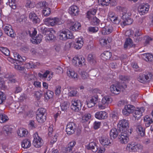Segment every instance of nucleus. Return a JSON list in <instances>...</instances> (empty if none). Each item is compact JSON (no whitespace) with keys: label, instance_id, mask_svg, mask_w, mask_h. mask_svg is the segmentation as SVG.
Wrapping results in <instances>:
<instances>
[{"label":"nucleus","instance_id":"f257e3e1","mask_svg":"<svg viewBox=\"0 0 153 153\" xmlns=\"http://www.w3.org/2000/svg\"><path fill=\"white\" fill-rule=\"evenodd\" d=\"M63 21L59 17H48L45 19V24L48 26H54L56 25H60L63 23Z\"/></svg>","mask_w":153,"mask_h":153},{"label":"nucleus","instance_id":"f03ea898","mask_svg":"<svg viewBox=\"0 0 153 153\" xmlns=\"http://www.w3.org/2000/svg\"><path fill=\"white\" fill-rule=\"evenodd\" d=\"M133 131L132 129L128 130V131H120L118 138L120 143L122 144H126L129 141L128 137Z\"/></svg>","mask_w":153,"mask_h":153},{"label":"nucleus","instance_id":"7ed1b4c3","mask_svg":"<svg viewBox=\"0 0 153 153\" xmlns=\"http://www.w3.org/2000/svg\"><path fill=\"white\" fill-rule=\"evenodd\" d=\"M59 38L62 41H66L68 39L73 38L74 36L72 33L68 30H62L59 31Z\"/></svg>","mask_w":153,"mask_h":153},{"label":"nucleus","instance_id":"20e7f679","mask_svg":"<svg viewBox=\"0 0 153 153\" xmlns=\"http://www.w3.org/2000/svg\"><path fill=\"white\" fill-rule=\"evenodd\" d=\"M46 110L43 108L39 109L36 115V118L39 123H42L46 120V116L45 115Z\"/></svg>","mask_w":153,"mask_h":153},{"label":"nucleus","instance_id":"39448f33","mask_svg":"<svg viewBox=\"0 0 153 153\" xmlns=\"http://www.w3.org/2000/svg\"><path fill=\"white\" fill-rule=\"evenodd\" d=\"M152 77V74L150 72L145 74H140L137 78V80L140 82L145 83L150 81Z\"/></svg>","mask_w":153,"mask_h":153},{"label":"nucleus","instance_id":"423d86ee","mask_svg":"<svg viewBox=\"0 0 153 153\" xmlns=\"http://www.w3.org/2000/svg\"><path fill=\"white\" fill-rule=\"evenodd\" d=\"M71 109L76 112L79 111L82 106L81 101L78 99H73L71 101Z\"/></svg>","mask_w":153,"mask_h":153},{"label":"nucleus","instance_id":"0eeeda50","mask_svg":"<svg viewBox=\"0 0 153 153\" xmlns=\"http://www.w3.org/2000/svg\"><path fill=\"white\" fill-rule=\"evenodd\" d=\"M32 31V33H30L31 38L30 39L32 43L33 44H38L40 43L42 40V36L40 34L38 35L37 36H35L37 34L36 30L33 28Z\"/></svg>","mask_w":153,"mask_h":153},{"label":"nucleus","instance_id":"6e6552de","mask_svg":"<svg viewBox=\"0 0 153 153\" xmlns=\"http://www.w3.org/2000/svg\"><path fill=\"white\" fill-rule=\"evenodd\" d=\"M34 138L33 144L36 148H39L41 147L43 145V142L42 139L39 136L37 132L35 133L33 135Z\"/></svg>","mask_w":153,"mask_h":153},{"label":"nucleus","instance_id":"1a4fd4ad","mask_svg":"<svg viewBox=\"0 0 153 153\" xmlns=\"http://www.w3.org/2000/svg\"><path fill=\"white\" fill-rule=\"evenodd\" d=\"M129 123L127 120L123 119L120 120L118 124L117 127L119 128L120 131H128V129L129 127Z\"/></svg>","mask_w":153,"mask_h":153},{"label":"nucleus","instance_id":"9d476101","mask_svg":"<svg viewBox=\"0 0 153 153\" xmlns=\"http://www.w3.org/2000/svg\"><path fill=\"white\" fill-rule=\"evenodd\" d=\"M110 103V98L108 96H105L102 99L101 102L98 104V107L100 109H104L108 107Z\"/></svg>","mask_w":153,"mask_h":153},{"label":"nucleus","instance_id":"9b49d317","mask_svg":"<svg viewBox=\"0 0 153 153\" xmlns=\"http://www.w3.org/2000/svg\"><path fill=\"white\" fill-rule=\"evenodd\" d=\"M150 6L148 4H143L139 6L138 11L140 15H143L146 14L149 10Z\"/></svg>","mask_w":153,"mask_h":153},{"label":"nucleus","instance_id":"f8f14e48","mask_svg":"<svg viewBox=\"0 0 153 153\" xmlns=\"http://www.w3.org/2000/svg\"><path fill=\"white\" fill-rule=\"evenodd\" d=\"M76 124L74 122H69L67 125L66 131L67 134H73L76 129Z\"/></svg>","mask_w":153,"mask_h":153},{"label":"nucleus","instance_id":"ddd939ff","mask_svg":"<svg viewBox=\"0 0 153 153\" xmlns=\"http://www.w3.org/2000/svg\"><path fill=\"white\" fill-rule=\"evenodd\" d=\"M108 18L114 23L118 24L120 23V20L116 15L115 13L110 11H109L108 15Z\"/></svg>","mask_w":153,"mask_h":153},{"label":"nucleus","instance_id":"4468645a","mask_svg":"<svg viewBox=\"0 0 153 153\" xmlns=\"http://www.w3.org/2000/svg\"><path fill=\"white\" fill-rule=\"evenodd\" d=\"M3 27L5 33L7 35L11 37L14 36V32L12 28L11 25L5 24L3 26Z\"/></svg>","mask_w":153,"mask_h":153},{"label":"nucleus","instance_id":"2eb2a0df","mask_svg":"<svg viewBox=\"0 0 153 153\" xmlns=\"http://www.w3.org/2000/svg\"><path fill=\"white\" fill-rule=\"evenodd\" d=\"M122 88V86L120 85L119 84L112 85L110 87V91L114 94H118L120 93Z\"/></svg>","mask_w":153,"mask_h":153},{"label":"nucleus","instance_id":"dca6fc26","mask_svg":"<svg viewBox=\"0 0 153 153\" xmlns=\"http://www.w3.org/2000/svg\"><path fill=\"white\" fill-rule=\"evenodd\" d=\"M134 107L131 105H128L125 106L122 110V113L124 115L127 116L134 111Z\"/></svg>","mask_w":153,"mask_h":153},{"label":"nucleus","instance_id":"f3484780","mask_svg":"<svg viewBox=\"0 0 153 153\" xmlns=\"http://www.w3.org/2000/svg\"><path fill=\"white\" fill-rule=\"evenodd\" d=\"M99 141L100 143L103 146H110L111 142L108 137L102 136L99 138Z\"/></svg>","mask_w":153,"mask_h":153},{"label":"nucleus","instance_id":"a211bd4d","mask_svg":"<svg viewBox=\"0 0 153 153\" xmlns=\"http://www.w3.org/2000/svg\"><path fill=\"white\" fill-rule=\"evenodd\" d=\"M30 21L34 24L39 23L40 22V19L39 18L36 14L33 12L30 13L28 15Z\"/></svg>","mask_w":153,"mask_h":153},{"label":"nucleus","instance_id":"6ab92c4d","mask_svg":"<svg viewBox=\"0 0 153 153\" xmlns=\"http://www.w3.org/2000/svg\"><path fill=\"white\" fill-rule=\"evenodd\" d=\"M144 107L137 108L134 110V118L138 119L142 115V113L145 111Z\"/></svg>","mask_w":153,"mask_h":153},{"label":"nucleus","instance_id":"aec40b11","mask_svg":"<svg viewBox=\"0 0 153 153\" xmlns=\"http://www.w3.org/2000/svg\"><path fill=\"white\" fill-rule=\"evenodd\" d=\"M95 117L99 120L105 119L107 118V114L105 111L97 112L95 114Z\"/></svg>","mask_w":153,"mask_h":153},{"label":"nucleus","instance_id":"412c9836","mask_svg":"<svg viewBox=\"0 0 153 153\" xmlns=\"http://www.w3.org/2000/svg\"><path fill=\"white\" fill-rule=\"evenodd\" d=\"M69 13L71 15L76 16L79 13V9L77 7L76 5L71 6L69 9Z\"/></svg>","mask_w":153,"mask_h":153},{"label":"nucleus","instance_id":"4be33fe9","mask_svg":"<svg viewBox=\"0 0 153 153\" xmlns=\"http://www.w3.org/2000/svg\"><path fill=\"white\" fill-rule=\"evenodd\" d=\"M114 28L112 25H109L108 26H106L102 29V34L104 35L109 34L113 30Z\"/></svg>","mask_w":153,"mask_h":153},{"label":"nucleus","instance_id":"5701e85b","mask_svg":"<svg viewBox=\"0 0 153 153\" xmlns=\"http://www.w3.org/2000/svg\"><path fill=\"white\" fill-rule=\"evenodd\" d=\"M84 42L82 37L76 39L74 44V48L76 49H80L83 46Z\"/></svg>","mask_w":153,"mask_h":153},{"label":"nucleus","instance_id":"b1692460","mask_svg":"<svg viewBox=\"0 0 153 153\" xmlns=\"http://www.w3.org/2000/svg\"><path fill=\"white\" fill-rule=\"evenodd\" d=\"M81 28V24L78 22H73L71 23L69 29L72 31H77L80 29Z\"/></svg>","mask_w":153,"mask_h":153},{"label":"nucleus","instance_id":"393cba45","mask_svg":"<svg viewBox=\"0 0 153 153\" xmlns=\"http://www.w3.org/2000/svg\"><path fill=\"white\" fill-rule=\"evenodd\" d=\"M67 75L69 77L74 79L75 80H77L78 77L77 74L72 69L68 70L67 71Z\"/></svg>","mask_w":153,"mask_h":153},{"label":"nucleus","instance_id":"a878e982","mask_svg":"<svg viewBox=\"0 0 153 153\" xmlns=\"http://www.w3.org/2000/svg\"><path fill=\"white\" fill-rule=\"evenodd\" d=\"M97 9L96 8H92L90 9L87 12L86 17L89 20H90L93 18L95 15Z\"/></svg>","mask_w":153,"mask_h":153},{"label":"nucleus","instance_id":"bb28decb","mask_svg":"<svg viewBox=\"0 0 153 153\" xmlns=\"http://www.w3.org/2000/svg\"><path fill=\"white\" fill-rule=\"evenodd\" d=\"M97 147L96 143L94 142H91L90 143L86 146V148L88 150H91L93 152H96V148Z\"/></svg>","mask_w":153,"mask_h":153},{"label":"nucleus","instance_id":"cd10ccee","mask_svg":"<svg viewBox=\"0 0 153 153\" xmlns=\"http://www.w3.org/2000/svg\"><path fill=\"white\" fill-rule=\"evenodd\" d=\"M143 59L147 62H152L153 60V55L150 53H145L141 55Z\"/></svg>","mask_w":153,"mask_h":153},{"label":"nucleus","instance_id":"c85d7f7f","mask_svg":"<svg viewBox=\"0 0 153 153\" xmlns=\"http://www.w3.org/2000/svg\"><path fill=\"white\" fill-rule=\"evenodd\" d=\"M136 131L138 134L141 137H143L145 135V129L141 125L137 126Z\"/></svg>","mask_w":153,"mask_h":153},{"label":"nucleus","instance_id":"c756f323","mask_svg":"<svg viewBox=\"0 0 153 153\" xmlns=\"http://www.w3.org/2000/svg\"><path fill=\"white\" fill-rule=\"evenodd\" d=\"M17 133L20 137H22L26 136L28 133V131L25 128H20L17 131Z\"/></svg>","mask_w":153,"mask_h":153},{"label":"nucleus","instance_id":"7c9ffc66","mask_svg":"<svg viewBox=\"0 0 153 153\" xmlns=\"http://www.w3.org/2000/svg\"><path fill=\"white\" fill-rule=\"evenodd\" d=\"M31 144L30 141L28 139L23 140L21 143L22 147L25 149H27L29 148Z\"/></svg>","mask_w":153,"mask_h":153},{"label":"nucleus","instance_id":"2f4dec72","mask_svg":"<svg viewBox=\"0 0 153 153\" xmlns=\"http://www.w3.org/2000/svg\"><path fill=\"white\" fill-rule=\"evenodd\" d=\"M102 59L103 60L109 59L111 56V53L108 51H105L101 55Z\"/></svg>","mask_w":153,"mask_h":153},{"label":"nucleus","instance_id":"473e14b6","mask_svg":"<svg viewBox=\"0 0 153 153\" xmlns=\"http://www.w3.org/2000/svg\"><path fill=\"white\" fill-rule=\"evenodd\" d=\"M118 134L117 129L115 128H113L111 130L110 133V138L111 139H114L117 137Z\"/></svg>","mask_w":153,"mask_h":153},{"label":"nucleus","instance_id":"72a5a7b5","mask_svg":"<svg viewBox=\"0 0 153 153\" xmlns=\"http://www.w3.org/2000/svg\"><path fill=\"white\" fill-rule=\"evenodd\" d=\"M143 120L145 122L146 126L147 127L149 126L150 124L153 123V121L149 115H146L144 117Z\"/></svg>","mask_w":153,"mask_h":153},{"label":"nucleus","instance_id":"f704fd0d","mask_svg":"<svg viewBox=\"0 0 153 153\" xmlns=\"http://www.w3.org/2000/svg\"><path fill=\"white\" fill-rule=\"evenodd\" d=\"M12 129L10 126L6 125L3 127V131L4 134H9L11 133Z\"/></svg>","mask_w":153,"mask_h":153},{"label":"nucleus","instance_id":"c9c22d12","mask_svg":"<svg viewBox=\"0 0 153 153\" xmlns=\"http://www.w3.org/2000/svg\"><path fill=\"white\" fill-rule=\"evenodd\" d=\"M4 77L8 79L9 83H15L16 82V80L13 76L9 73L5 74Z\"/></svg>","mask_w":153,"mask_h":153},{"label":"nucleus","instance_id":"e433bc0d","mask_svg":"<svg viewBox=\"0 0 153 153\" xmlns=\"http://www.w3.org/2000/svg\"><path fill=\"white\" fill-rule=\"evenodd\" d=\"M133 42L132 40L131 39L129 38L126 39L124 45V48H126L129 47L130 48L132 47Z\"/></svg>","mask_w":153,"mask_h":153},{"label":"nucleus","instance_id":"4c0bfd02","mask_svg":"<svg viewBox=\"0 0 153 153\" xmlns=\"http://www.w3.org/2000/svg\"><path fill=\"white\" fill-rule=\"evenodd\" d=\"M70 106L69 103L67 102H64L60 105L61 110L64 111L66 110L69 108Z\"/></svg>","mask_w":153,"mask_h":153},{"label":"nucleus","instance_id":"58836bf2","mask_svg":"<svg viewBox=\"0 0 153 153\" xmlns=\"http://www.w3.org/2000/svg\"><path fill=\"white\" fill-rule=\"evenodd\" d=\"M88 60L91 64H94L96 62L95 57L92 54L88 55Z\"/></svg>","mask_w":153,"mask_h":153},{"label":"nucleus","instance_id":"ea45409f","mask_svg":"<svg viewBox=\"0 0 153 153\" xmlns=\"http://www.w3.org/2000/svg\"><path fill=\"white\" fill-rule=\"evenodd\" d=\"M25 6L27 8H32L35 7V3L31 0H27Z\"/></svg>","mask_w":153,"mask_h":153},{"label":"nucleus","instance_id":"a19ab883","mask_svg":"<svg viewBox=\"0 0 153 153\" xmlns=\"http://www.w3.org/2000/svg\"><path fill=\"white\" fill-rule=\"evenodd\" d=\"M141 34V33L139 30H137L136 31L135 33L134 34V37H136V38H134V39H136V42L137 41L138 42H140L142 40V38L140 36Z\"/></svg>","mask_w":153,"mask_h":153},{"label":"nucleus","instance_id":"79ce46f5","mask_svg":"<svg viewBox=\"0 0 153 153\" xmlns=\"http://www.w3.org/2000/svg\"><path fill=\"white\" fill-rule=\"evenodd\" d=\"M81 78L82 79H85L89 77V75L88 73L84 71H81L80 73Z\"/></svg>","mask_w":153,"mask_h":153},{"label":"nucleus","instance_id":"37998d69","mask_svg":"<svg viewBox=\"0 0 153 153\" xmlns=\"http://www.w3.org/2000/svg\"><path fill=\"white\" fill-rule=\"evenodd\" d=\"M51 12V10L49 7H45L43 8L42 11V14L44 16H49Z\"/></svg>","mask_w":153,"mask_h":153},{"label":"nucleus","instance_id":"c03bdc74","mask_svg":"<svg viewBox=\"0 0 153 153\" xmlns=\"http://www.w3.org/2000/svg\"><path fill=\"white\" fill-rule=\"evenodd\" d=\"M53 92L51 91H48L45 95V97L47 100H49L50 99L52 98L53 97Z\"/></svg>","mask_w":153,"mask_h":153},{"label":"nucleus","instance_id":"a18cd8bd","mask_svg":"<svg viewBox=\"0 0 153 153\" xmlns=\"http://www.w3.org/2000/svg\"><path fill=\"white\" fill-rule=\"evenodd\" d=\"M9 119L8 117L5 114H1L0 115V123H4L7 121Z\"/></svg>","mask_w":153,"mask_h":153},{"label":"nucleus","instance_id":"49530a36","mask_svg":"<svg viewBox=\"0 0 153 153\" xmlns=\"http://www.w3.org/2000/svg\"><path fill=\"white\" fill-rule=\"evenodd\" d=\"M0 51L6 56H9L10 55V51L7 48L1 47H0Z\"/></svg>","mask_w":153,"mask_h":153},{"label":"nucleus","instance_id":"de8ad7c7","mask_svg":"<svg viewBox=\"0 0 153 153\" xmlns=\"http://www.w3.org/2000/svg\"><path fill=\"white\" fill-rule=\"evenodd\" d=\"M78 94V92L75 89L71 90L68 93V95L71 97H75Z\"/></svg>","mask_w":153,"mask_h":153},{"label":"nucleus","instance_id":"09e8293b","mask_svg":"<svg viewBox=\"0 0 153 153\" xmlns=\"http://www.w3.org/2000/svg\"><path fill=\"white\" fill-rule=\"evenodd\" d=\"M110 116V117L114 121L117 120L118 119L117 113L116 112H113L111 113Z\"/></svg>","mask_w":153,"mask_h":153},{"label":"nucleus","instance_id":"8fccbe9b","mask_svg":"<svg viewBox=\"0 0 153 153\" xmlns=\"http://www.w3.org/2000/svg\"><path fill=\"white\" fill-rule=\"evenodd\" d=\"M126 149L130 152H132L134 149V143L133 142L130 143L127 145Z\"/></svg>","mask_w":153,"mask_h":153},{"label":"nucleus","instance_id":"3c124183","mask_svg":"<svg viewBox=\"0 0 153 153\" xmlns=\"http://www.w3.org/2000/svg\"><path fill=\"white\" fill-rule=\"evenodd\" d=\"M90 20L92 24L94 25H98L100 22L99 19L95 16H93Z\"/></svg>","mask_w":153,"mask_h":153},{"label":"nucleus","instance_id":"603ef678","mask_svg":"<svg viewBox=\"0 0 153 153\" xmlns=\"http://www.w3.org/2000/svg\"><path fill=\"white\" fill-rule=\"evenodd\" d=\"M80 56L78 57H74L72 60V62L73 64L77 66L78 65V64L80 62Z\"/></svg>","mask_w":153,"mask_h":153},{"label":"nucleus","instance_id":"864d4df0","mask_svg":"<svg viewBox=\"0 0 153 153\" xmlns=\"http://www.w3.org/2000/svg\"><path fill=\"white\" fill-rule=\"evenodd\" d=\"M6 99V97L4 93L0 91V104H2Z\"/></svg>","mask_w":153,"mask_h":153},{"label":"nucleus","instance_id":"5fc2aeb1","mask_svg":"<svg viewBox=\"0 0 153 153\" xmlns=\"http://www.w3.org/2000/svg\"><path fill=\"white\" fill-rule=\"evenodd\" d=\"M119 78L121 80L123 81H128L130 79L129 76L125 75H120Z\"/></svg>","mask_w":153,"mask_h":153},{"label":"nucleus","instance_id":"6e6d98bb","mask_svg":"<svg viewBox=\"0 0 153 153\" xmlns=\"http://www.w3.org/2000/svg\"><path fill=\"white\" fill-rule=\"evenodd\" d=\"M99 42L102 46L105 47L107 44V40L105 39L100 38L99 40Z\"/></svg>","mask_w":153,"mask_h":153},{"label":"nucleus","instance_id":"4d7b16f0","mask_svg":"<svg viewBox=\"0 0 153 153\" xmlns=\"http://www.w3.org/2000/svg\"><path fill=\"white\" fill-rule=\"evenodd\" d=\"M111 1L112 0H100L101 4L103 6H108Z\"/></svg>","mask_w":153,"mask_h":153},{"label":"nucleus","instance_id":"13d9d810","mask_svg":"<svg viewBox=\"0 0 153 153\" xmlns=\"http://www.w3.org/2000/svg\"><path fill=\"white\" fill-rule=\"evenodd\" d=\"M9 6L13 9L16 8V4L15 0H9Z\"/></svg>","mask_w":153,"mask_h":153},{"label":"nucleus","instance_id":"bf43d9fd","mask_svg":"<svg viewBox=\"0 0 153 153\" xmlns=\"http://www.w3.org/2000/svg\"><path fill=\"white\" fill-rule=\"evenodd\" d=\"M98 97L97 95H95L94 96H92L89 100L91 102L94 103L95 105L96 102L98 101Z\"/></svg>","mask_w":153,"mask_h":153},{"label":"nucleus","instance_id":"052dcab7","mask_svg":"<svg viewBox=\"0 0 153 153\" xmlns=\"http://www.w3.org/2000/svg\"><path fill=\"white\" fill-rule=\"evenodd\" d=\"M50 72L49 71H46L45 73L42 74L40 73H39L38 74V76L40 78H45L47 77L48 75L49 74Z\"/></svg>","mask_w":153,"mask_h":153},{"label":"nucleus","instance_id":"680f3d73","mask_svg":"<svg viewBox=\"0 0 153 153\" xmlns=\"http://www.w3.org/2000/svg\"><path fill=\"white\" fill-rule=\"evenodd\" d=\"M143 148V146L140 144L134 145V152L141 151Z\"/></svg>","mask_w":153,"mask_h":153},{"label":"nucleus","instance_id":"e2e57ef3","mask_svg":"<svg viewBox=\"0 0 153 153\" xmlns=\"http://www.w3.org/2000/svg\"><path fill=\"white\" fill-rule=\"evenodd\" d=\"M91 117V115L89 113L85 114L82 117V119L83 120L88 121Z\"/></svg>","mask_w":153,"mask_h":153},{"label":"nucleus","instance_id":"0e129e2a","mask_svg":"<svg viewBox=\"0 0 153 153\" xmlns=\"http://www.w3.org/2000/svg\"><path fill=\"white\" fill-rule=\"evenodd\" d=\"M34 95L38 99H39L42 95L41 91H35L34 92Z\"/></svg>","mask_w":153,"mask_h":153},{"label":"nucleus","instance_id":"69168bd1","mask_svg":"<svg viewBox=\"0 0 153 153\" xmlns=\"http://www.w3.org/2000/svg\"><path fill=\"white\" fill-rule=\"evenodd\" d=\"M97 153H104L105 151V149L103 147H98L96 148Z\"/></svg>","mask_w":153,"mask_h":153},{"label":"nucleus","instance_id":"338daca9","mask_svg":"<svg viewBox=\"0 0 153 153\" xmlns=\"http://www.w3.org/2000/svg\"><path fill=\"white\" fill-rule=\"evenodd\" d=\"M51 135L49 136L50 139L51 140V142L52 143H54L56 141L57 136L54 134H53L52 136Z\"/></svg>","mask_w":153,"mask_h":153},{"label":"nucleus","instance_id":"774afa93","mask_svg":"<svg viewBox=\"0 0 153 153\" xmlns=\"http://www.w3.org/2000/svg\"><path fill=\"white\" fill-rule=\"evenodd\" d=\"M27 106L26 105H20V107L19 108L20 111V112H23L24 111H26L27 109Z\"/></svg>","mask_w":153,"mask_h":153}]
</instances>
